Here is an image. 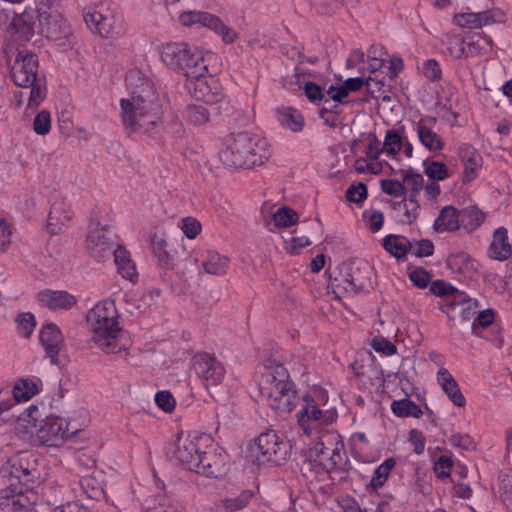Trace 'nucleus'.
Segmentation results:
<instances>
[{
  "instance_id": "nucleus-20",
  "label": "nucleus",
  "mask_w": 512,
  "mask_h": 512,
  "mask_svg": "<svg viewBox=\"0 0 512 512\" xmlns=\"http://www.w3.org/2000/svg\"><path fill=\"white\" fill-rule=\"evenodd\" d=\"M77 430H70L67 421L58 416L47 417L38 431L39 438L55 445L58 440L71 437Z\"/></svg>"
},
{
  "instance_id": "nucleus-58",
  "label": "nucleus",
  "mask_w": 512,
  "mask_h": 512,
  "mask_svg": "<svg viewBox=\"0 0 512 512\" xmlns=\"http://www.w3.org/2000/svg\"><path fill=\"white\" fill-rule=\"evenodd\" d=\"M426 175L432 180H444L449 177L447 166L438 161L431 162L425 169Z\"/></svg>"
},
{
  "instance_id": "nucleus-21",
  "label": "nucleus",
  "mask_w": 512,
  "mask_h": 512,
  "mask_svg": "<svg viewBox=\"0 0 512 512\" xmlns=\"http://www.w3.org/2000/svg\"><path fill=\"white\" fill-rule=\"evenodd\" d=\"M436 124V118L422 117L414 124V131L420 143L430 152H437L444 148V141L433 130Z\"/></svg>"
},
{
  "instance_id": "nucleus-26",
  "label": "nucleus",
  "mask_w": 512,
  "mask_h": 512,
  "mask_svg": "<svg viewBox=\"0 0 512 512\" xmlns=\"http://www.w3.org/2000/svg\"><path fill=\"white\" fill-rule=\"evenodd\" d=\"M437 382L455 406L464 407L466 405V399L458 383L446 368H441L437 372Z\"/></svg>"
},
{
  "instance_id": "nucleus-8",
  "label": "nucleus",
  "mask_w": 512,
  "mask_h": 512,
  "mask_svg": "<svg viewBox=\"0 0 512 512\" xmlns=\"http://www.w3.org/2000/svg\"><path fill=\"white\" fill-rule=\"evenodd\" d=\"M37 500L32 489L6 484L0 490V512H27L37 505Z\"/></svg>"
},
{
  "instance_id": "nucleus-13",
  "label": "nucleus",
  "mask_w": 512,
  "mask_h": 512,
  "mask_svg": "<svg viewBox=\"0 0 512 512\" xmlns=\"http://www.w3.org/2000/svg\"><path fill=\"white\" fill-rule=\"evenodd\" d=\"M186 86L190 94L205 104L214 105L222 99V88L216 78L211 74L202 73V76L187 80Z\"/></svg>"
},
{
  "instance_id": "nucleus-12",
  "label": "nucleus",
  "mask_w": 512,
  "mask_h": 512,
  "mask_svg": "<svg viewBox=\"0 0 512 512\" xmlns=\"http://www.w3.org/2000/svg\"><path fill=\"white\" fill-rule=\"evenodd\" d=\"M38 57L28 50H19L11 68V77L19 87H30L37 80Z\"/></svg>"
},
{
  "instance_id": "nucleus-60",
  "label": "nucleus",
  "mask_w": 512,
  "mask_h": 512,
  "mask_svg": "<svg viewBox=\"0 0 512 512\" xmlns=\"http://www.w3.org/2000/svg\"><path fill=\"white\" fill-rule=\"evenodd\" d=\"M372 348L386 356L394 355L397 352L396 346L384 337H374L371 341Z\"/></svg>"
},
{
  "instance_id": "nucleus-51",
  "label": "nucleus",
  "mask_w": 512,
  "mask_h": 512,
  "mask_svg": "<svg viewBox=\"0 0 512 512\" xmlns=\"http://www.w3.org/2000/svg\"><path fill=\"white\" fill-rule=\"evenodd\" d=\"M252 496L253 493L251 491L245 490L235 498H227L221 500V506L225 509L226 512H236L244 508Z\"/></svg>"
},
{
  "instance_id": "nucleus-2",
  "label": "nucleus",
  "mask_w": 512,
  "mask_h": 512,
  "mask_svg": "<svg viewBox=\"0 0 512 512\" xmlns=\"http://www.w3.org/2000/svg\"><path fill=\"white\" fill-rule=\"evenodd\" d=\"M120 117L128 133L153 136L163 129V105L153 85L141 80L130 97L120 101Z\"/></svg>"
},
{
  "instance_id": "nucleus-30",
  "label": "nucleus",
  "mask_w": 512,
  "mask_h": 512,
  "mask_svg": "<svg viewBox=\"0 0 512 512\" xmlns=\"http://www.w3.org/2000/svg\"><path fill=\"white\" fill-rule=\"evenodd\" d=\"M279 124L291 130L292 132H300L304 127V118L302 114L292 107H281L275 111Z\"/></svg>"
},
{
  "instance_id": "nucleus-15",
  "label": "nucleus",
  "mask_w": 512,
  "mask_h": 512,
  "mask_svg": "<svg viewBox=\"0 0 512 512\" xmlns=\"http://www.w3.org/2000/svg\"><path fill=\"white\" fill-rule=\"evenodd\" d=\"M40 33L53 41L57 46L66 49L73 43V34L68 23L58 17L50 16L39 19Z\"/></svg>"
},
{
  "instance_id": "nucleus-32",
  "label": "nucleus",
  "mask_w": 512,
  "mask_h": 512,
  "mask_svg": "<svg viewBox=\"0 0 512 512\" xmlns=\"http://www.w3.org/2000/svg\"><path fill=\"white\" fill-rule=\"evenodd\" d=\"M383 248L398 260H402L413 249V243L402 235L390 234L384 237Z\"/></svg>"
},
{
  "instance_id": "nucleus-57",
  "label": "nucleus",
  "mask_w": 512,
  "mask_h": 512,
  "mask_svg": "<svg viewBox=\"0 0 512 512\" xmlns=\"http://www.w3.org/2000/svg\"><path fill=\"white\" fill-rule=\"evenodd\" d=\"M51 129V116L47 110L39 112L33 121V130L38 135H46Z\"/></svg>"
},
{
  "instance_id": "nucleus-24",
  "label": "nucleus",
  "mask_w": 512,
  "mask_h": 512,
  "mask_svg": "<svg viewBox=\"0 0 512 512\" xmlns=\"http://www.w3.org/2000/svg\"><path fill=\"white\" fill-rule=\"evenodd\" d=\"M190 48L186 43H167L162 47L161 58L171 69L181 71V68L188 66L186 57Z\"/></svg>"
},
{
  "instance_id": "nucleus-23",
  "label": "nucleus",
  "mask_w": 512,
  "mask_h": 512,
  "mask_svg": "<svg viewBox=\"0 0 512 512\" xmlns=\"http://www.w3.org/2000/svg\"><path fill=\"white\" fill-rule=\"evenodd\" d=\"M458 155L464 165L462 180L469 183L476 178L482 166V157L472 145L467 143L459 146Z\"/></svg>"
},
{
  "instance_id": "nucleus-33",
  "label": "nucleus",
  "mask_w": 512,
  "mask_h": 512,
  "mask_svg": "<svg viewBox=\"0 0 512 512\" xmlns=\"http://www.w3.org/2000/svg\"><path fill=\"white\" fill-rule=\"evenodd\" d=\"M490 255L492 258L500 261L506 260L512 255V248L508 243L507 230L504 227L495 230L490 245Z\"/></svg>"
},
{
  "instance_id": "nucleus-48",
  "label": "nucleus",
  "mask_w": 512,
  "mask_h": 512,
  "mask_svg": "<svg viewBox=\"0 0 512 512\" xmlns=\"http://www.w3.org/2000/svg\"><path fill=\"white\" fill-rule=\"evenodd\" d=\"M447 266L455 273H465L473 263L469 255L465 252L451 254L447 259Z\"/></svg>"
},
{
  "instance_id": "nucleus-62",
  "label": "nucleus",
  "mask_w": 512,
  "mask_h": 512,
  "mask_svg": "<svg viewBox=\"0 0 512 512\" xmlns=\"http://www.w3.org/2000/svg\"><path fill=\"white\" fill-rule=\"evenodd\" d=\"M367 187L364 183H358L357 185H351L346 190V198L350 202L361 203L367 198Z\"/></svg>"
},
{
  "instance_id": "nucleus-11",
  "label": "nucleus",
  "mask_w": 512,
  "mask_h": 512,
  "mask_svg": "<svg viewBox=\"0 0 512 512\" xmlns=\"http://www.w3.org/2000/svg\"><path fill=\"white\" fill-rule=\"evenodd\" d=\"M193 368L206 388L218 386L225 377V367L214 355L199 352L192 358Z\"/></svg>"
},
{
  "instance_id": "nucleus-31",
  "label": "nucleus",
  "mask_w": 512,
  "mask_h": 512,
  "mask_svg": "<svg viewBox=\"0 0 512 512\" xmlns=\"http://www.w3.org/2000/svg\"><path fill=\"white\" fill-rule=\"evenodd\" d=\"M186 63L188 66L181 68V72L185 74L187 80L202 76V73H208L206 59L196 47L190 48Z\"/></svg>"
},
{
  "instance_id": "nucleus-7",
  "label": "nucleus",
  "mask_w": 512,
  "mask_h": 512,
  "mask_svg": "<svg viewBox=\"0 0 512 512\" xmlns=\"http://www.w3.org/2000/svg\"><path fill=\"white\" fill-rule=\"evenodd\" d=\"M116 244L109 230V225L97 215H93L86 237V249L97 261L109 259L116 250Z\"/></svg>"
},
{
  "instance_id": "nucleus-39",
  "label": "nucleus",
  "mask_w": 512,
  "mask_h": 512,
  "mask_svg": "<svg viewBox=\"0 0 512 512\" xmlns=\"http://www.w3.org/2000/svg\"><path fill=\"white\" fill-rule=\"evenodd\" d=\"M391 410L398 417L419 418L423 413L420 406L410 399L394 400L391 404Z\"/></svg>"
},
{
  "instance_id": "nucleus-61",
  "label": "nucleus",
  "mask_w": 512,
  "mask_h": 512,
  "mask_svg": "<svg viewBox=\"0 0 512 512\" xmlns=\"http://www.w3.org/2000/svg\"><path fill=\"white\" fill-rule=\"evenodd\" d=\"M37 512H90L86 507L77 502H68L53 508L40 506Z\"/></svg>"
},
{
  "instance_id": "nucleus-42",
  "label": "nucleus",
  "mask_w": 512,
  "mask_h": 512,
  "mask_svg": "<svg viewBox=\"0 0 512 512\" xmlns=\"http://www.w3.org/2000/svg\"><path fill=\"white\" fill-rule=\"evenodd\" d=\"M396 461L393 458L386 459L382 464H380L372 475L370 486L377 490L381 488L388 479V476L391 470L395 467Z\"/></svg>"
},
{
  "instance_id": "nucleus-6",
  "label": "nucleus",
  "mask_w": 512,
  "mask_h": 512,
  "mask_svg": "<svg viewBox=\"0 0 512 512\" xmlns=\"http://www.w3.org/2000/svg\"><path fill=\"white\" fill-rule=\"evenodd\" d=\"M251 455L258 464L273 463L280 465L285 462L291 452L290 442L269 430L261 433L250 446Z\"/></svg>"
},
{
  "instance_id": "nucleus-9",
  "label": "nucleus",
  "mask_w": 512,
  "mask_h": 512,
  "mask_svg": "<svg viewBox=\"0 0 512 512\" xmlns=\"http://www.w3.org/2000/svg\"><path fill=\"white\" fill-rule=\"evenodd\" d=\"M438 306L453 325L470 321L479 308L477 300L470 298L464 292L456 293L453 298L446 301H439Z\"/></svg>"
},
{
  "instance_id": "nucleus-47",
  "label": "nucleus",
  "mask_w": 512,
  "mask_h": 512,
  "mask_svg": "<svg viewBox=\"0 0 512 512\" xmlns=\"http://www.w3.org/2000/svg\"><path fill=\"white\" fill-rule=\"evenodd\" d=\"M460 219L466 229L474 230L483 223L485 214L476 207H469L462 211Z\"/></svg>"
},
{
  "instance_id": "nucleus-1",
  "label": "nucleus",
  "mask_w": 512,
  "mask_h": 512,
  "mask_svg": "<svg viewBox=\"0 0 512 512\" xmlns=\"http://www.w3.org/2000/svg\"><path fill=\"white\" fill-rule=\"evenodd\" d=\"M333 421L332 413L323 412L313 399L304 398V404L297 413V422L307 436L315 437V443L308 448L307 457L326 472L342 470L347 462L340 434L325 428Z\"/></svg>"
},
{
  "instance_id": "nucleus-10",
  "label": "nucleus",
  "mask_w": 512,
  "mask_h": 512,
  "mask_svg": "<svg viewBox=\"0 0 512 512\" xmlns=\"http://www.w3.org/2000/svg\"><path fill=\"white\" fill-rule=\"evenodd\" d=\"M200 441L201 439L196 436L179 434L169 455L185 469L193 471L200 463Z\"/></svg>"
},
{
  "instance_id": "nucleus-28",
  "label": "nucleus",
  "mask_w": 512,
  "mask_h": 512,
  "mask_svg": "<svg viewBox=\"0 0 512 512\" xmlns=\"http://www.w3.org/2000/svg\"><path fill=\"white\" fill-rule=\"evenodd\" d=\"M230 259L215 250H207L203 256L202 267L207 274L222 276L227 273Z\"/></svg>"
},
{
  "instance_id": "nucleus-17",
  "label": "nucleus",
  "mask_w": 512,
  "mask_h": 512,
  "mask_svg": "<svg viewBox=\"0 0 512 512\" xmlns=\"http://www.w3.org/2000/svg\"><path fill=\"white\" fill-rule=\"evenodd\" d=\"M260 397L263 402L278 414L290 413L297 403V392L293 382L283 385V387L275 388L269 391L268 394H263Z\"/></svg>"
},
{
  "instance_id": "nucleus-3",
  "label": "nucleus",
  "mask_w": 512,
  "mask_h": 512,
  "mask_svg": "<svg viewBox=\"0 0 512 512\" xmlns=\"http://www.w3.org/2000/svg\"><path fill=\"white\" fill-rule=\"evenodd\" d=\"M119 314L115 302L106 299L88 311L86 320L92 331V342L107 354L120 353L127 349L129 341L118 322Z\"/></svg>"
},
{
  "instance_id": "nucleus-40",
  "label": "nucleus",
  "mask_w": 512,
  "mask_h": 512,
  "mask_svg": "<svg viewBox=\"0 0 512 512\" xmlns=\"http://www.w3.org/2000/svg\"><path fill=\"white\" fill-rule=\"evenodd\" d=\"M371 287L369 277L360 276V268L352 270L344 280L343 288L347 292H362Z\"/></svg>"
},
{
  "instance_id": "nucleus-50",
  "label": "nucleus",
  "mask_w": 512,
  "mask_h": 512,
  "mask_svg": "<svg viewBox=\"0 0 512 512\" xmlns=\"http://www.w3.org/2000/svg\"><path fill=\"white\" fill-rule=\"evenodd\" d=\"M402 181L406 186V191L410 190L419 193L424 188V178L420 173H416L413 169L401 170Z\"/></svg>"
},
{
  "instance_id": "nucleus-44",
  "label": "nucleus",
  "mask_w": 512,
  "mask_h": 512,
  "mask_svg": "<svg viewBox=\"0 0 512 512\" xmlns=\"http://www.w3.org/2000/svg\"><path fill=\"white\" fill-rule=\"evenodd\" d=\"M495 319V311L493 309H485L480 311L473 317L471 324L472 333L477 337H482V330L489 327Z\"/></svg>"
},
{
  "instance_id": "nucleus-27",
  "label": "nucleus",
  "mask_w": 512,
  "mask_h": 512,
  "mask_svg": "<svg viewBox=\"0 0 512 512\" xmlns=\"http://www.w3.org/2000/svg\"><path fill=\"white\" fill-rule=\"evenodd\" d=\"M151 248L162 268L172 269L174 267L175 256L168 250L167 236L164 232L155 231L151 235Z\"/></svg>"
},
{
  "instance_id": "nucleus-19",
  "label": "nucleus",
  "mask_w": 512,
  "mask_h": 512,
  "mask_svg": "<svg viewBox=\"0 0 512 512\" xmlns=\"http://www.w3.org/2000/svg\"><path fill=\"white\" fill-rule=\"evenodd\" d=\"M73 218L70 204L64 197L56 196L48 215L47 228L51 234L57 235L67 227Z\"/></svg>"
},
{
  "instance_id": "nucleus-29",
  "label": "nucleus",
  "mask_w": 512,
  "mask_h": 512,
  "mask_svg": "<svg viewBox=\"0 0 512 512\" xmlns=\"http://www.w3.org/2000/svg\"><path fill=\"white\" fill-rule=\"evenodd\" d=\"M114 262L118 273L126 280L135 283L138 279V272L135 264L130 258L128 251L122 246H117L114 254Z\"/></svg>"
},
{
  "instance_id": "nucleus-36",
  "label": "nucleus",
  "mask_w": 512,
  "mask_h": 512,
  "mask_svg": "<svg viewBox=\"0 0 512 512\" xmlns=\"http://www.w3.org/2000/svg\"><path fill=\"white\" fill-rule=\"evenodd\" d=\"M39 380L21 379L13 388V398L16 402H27L39 392Z\"/></svg>"
},
{
  "instance_id": "nucleus-5",
  "label": "nucleus",
  "mask_w": 512,
  "mask_h": 512,
  "mask_svg": "<svg viewBox=\"0 0 512 512\" xmlns=\"http://www.w3.org/2000/svg\"><path fill=\"white\" fill-rule=\"evenodd\" d=\"M4 484L28 488L41 478L37 458L28 451L12 456L0 471Z\"/></svg>"
},
{
  "instance_id": "nucleus-63",
  "label": "nucleus",
  "mask_w": 512,
  "mask_h": 512,
  "mask_svg": "<svg viewBox=\"0 0 512 512\" xmlns=\"http://www.w3.org/2000/svg\"><path fill=\"white\" fill-rule=\"evenodd\" d=\"M181 229L189 239H194L201 232V223L193 217H186L182 220Z\"/></svg>"
},
{
  "instance_id": "nucleus-34",
  "label": "nucleus",
  "mask_w": 512,
  "mask_h": 512,
  "mask_svg": "<svg viewBox=\"0 0 512 512\" xmlns=\"http://www.w3.org/2000/svg\"><path fill=\"white\" fill-rule=\"evenodd\" d=\"M460 216L458 210L453 206L444 207L434 222V229L437 232H453L460 226Z\"/></svg>"
},
{
  "instance_id": "nucleus-25",
  "label": "nucleus",
  "mask_w": 512,
  "mask_h": 512,
  "mask_svg": "<svg viewBox=\"0 0 512 512\" xmlns=\"http://www.w3.org/2000/svg\"><path fill=\"white\" fill-rule=\"evenodd\" d=\"M37 300L41 306L50 310L70 309L76 303L75 296L67 291L44 290L37 294Z\"/></svg>"
},
{
  "instance_id": "nucleus-14",
  "label": "nucleus",
  "mask_w": 512,
  "mask_h": 512,
  "mask_svg": "<svg viewBox=\"0 0 512 512\" xmlns=\"http://www.w3.org/2000/svg\"><path fill=\"white\" fill-rule=\"evenodd\" d=\"M263 368L264 372L259 380L260 396L292 382L287 368L276 359H266L263 362Z\"/></svg>"
},
{
  "instance_id": "nucleus-22",
  "label": "nucleus",
  "mask_w": 512,
  "mask_h": 512,
  "mask_svg": "<svg viewBox=\"0 0 512 512\" xmlns=\"http://www.w3.org/2000/svg\"><path fill=\"white\" fill-rule=\"evenodd\" d=\"M40 341L52 364H58V355L64 339L57 325L50 323L44 326L40 332Z\"/></svg>"
},
{
  "instance_id": "nucleus-59",
  "label": "nucleus",
  "mask_w": 512,
  "mask_h": 512,
  "mask_svg": "<svg viewBox=\"0 0 512 512\" xmlns=\"http://www.w3.org/2000/svg\"><path fill=\"white\" fill-rule=\"evenodd\" d=\"M17 322L19 333L26 338L30 337L36 326L34 315L32 313H22L18 316Z\"/></svg>"
},
{
  "instance_id": "nucleus-55",
  "label": "nucleus",
  "mask_w": 512,
  "mask_h": 512,
  "mask_svg": "<svg viewBox=\"0 0 512 512\" xmlns=\"http://www.w3.org/2000/svg\"><path fill=\"white\" fill-rule=\"evenodd\" d=\"M208 28L221 35L225 43H233L237 38V33L233 29L226 26L217 16H213Z\"/></svg>"
},
{
  "instance_id": "nucleus-4",
  "label": "nucleus",
  "mask_w": 512,
  "mask_h": 512,
  "mask_svg": "<svg viewBox=\"0 0 512 512\" xmlns=\"http://www.w3.org/2000/svg\"><path fill=\"white\" fill-rule=\"evenodd\" d=\"M223 145L220 159L229 167L253 168L264 164L271 157L268 141L248 132L228 135Z\"/></svg>"
},
{
  "instance_id": "nucleus-43",
  "label": "nucleus",
  "mask_w": 512,
  "mask_h": 512,
  "mask_svg": "<svg viewBox=\"0 0 512 512\" xmlns=\"http://www.w3.org/2000/svg\"><path fill=\"white\" fill-rule=\"evenodd\" d=\"M13 26L16 28L20 37L25 40H30L34 34L35 23L33 22V17L30 13H23L13 20Z\"/></svg>"
},
{
  "instance_id": "nucleus-54",
  "label": "nucleus",
  "mask_w": 512,
  "mask_h": 512,
  "mask_svg": "<svg viewBox=\"0 0 512 512\" xmlns=\"http://www.w3.org/2000/svg\"><path fill=\"white\" fill-rule=\"evenodd\" d=\"M430 292L441 297L442 299L440 301H446L453 298L456 293H461L462 291L457 290L450 283L445 282L444 280H436L432 282Z\"/></svg>"
},
{
  "instance_id": "nucleus-53",
  "label": "nucleus",
  "mask_w": 512,
  "mask_h": 512,
  "mask_svg": "<svg viewBox=\"0 0 512 512\" xmlns=\"http://www.w3.org/2000/svg\"><path fill=\"white\" fill-rule=\"evenodd\" d=\"M382 145L385 153L394 156L398 154L403 147L402 137L395 130H387Z\"/></svg>"
},
{
  "instance_id": "nucleus-35",
  "label": "nucleus",
  "mask_w": 512,
  "mask_h": 512,
  "mask_svg": "<svg viewBox=\"0 0 512 512\" xmlns=\"http://www.w3.org/2000/svg\"><path fill=\"white\" fill-rule=\"evenodd\" d=\"M493 22L488 11L479 13H461L454 16V23L463 28H481Z\"/></svg>"
},
{
  "instance_id": "nucleus-37",
  "label": "nucleus",
  "mask_w": 512,
  "mask_h": 512,
  "mask_svg": "<svg viewBox=\"0 0 512 512\" xmlns=\"http://www.w3.org/2000/svg\"><path fill=\"white\" fill-rule=\"evenodd\" d=\"M207 104L188 105L184 111L185 120L192 125H203L210 121V110Z\"/></svg>"
},
{
  "instance_id": "nucleus-18",
  "label": "nucleus",
  "mask_w": 512,
  "mask_h": 512,
  "mask_svg": "<svg viewBox=\"0 0 512 512\" xmlns=\"http://www.w3.org/2000/svg\"><path fill=\"white\" fill-rule=\"evenodd\" d=\"M84 20L91 31L101 37H118L122 34V19L103 15L100 11L89 10L84 13Z\"/></svg>"
},
{
  "instance_id": "nucleus-49",
  "label": "nucleus",
  "mask_w": 512,
  "mask_h": 512,
  "mask_svg": "<svg viewBox=\"0 0 512 512\" xmlns=\"http://www.w3.org/2000/svg\"><path fill=\"white\" fill-rule=\"evenodd\" d=\"M393 208L403 211L401 222L405 224H412L419 215L420 205L412 201H399L395 202Z\"/></svg>"
},
{
  "instance_id": "nucleus-38",
  "label": "nucleus",
  "mask_w": 512,
  "mask_h": 512,
  "mask_svg": "<svg viewBox=\"0 0 512 512\" xmlns=\"http://www.w3.org/2000/svg\"><path fill=\"white\" fill-rule=\"evenodd\" d=\"M447 49L450 55L459 59L473 54L476 51V45L473 41L466 43L461 37L453 36L449 38Z\"/></svg>"
},
{
  "instance_id": "nucleus-45",
  "label": "nucleus",
  "mask_w": 512,
  "mask_h": 512,
  "mask_svg": "<svg viewBox=\"0 0 512 512\" xmlns=\"http://www.w3.org/2000/svg\"><path fill=\"white\" fill-rule=\"evenodd\" d=\"M213 16L214 15L207 12L188 11L183 12L179 15V22L183 26L200 24L204 27H209V24L211 23Z\"/></svg>"
},
{
  "instance_id": "nucleus-56",
  "label": "nucleus",
  "mask_w": 512,
  "mask_h": 512,
  "mask_svg": "<svg viewBox=\"0 0 512 512\" xmlns=\"http://www.w3.org/2000/svg\"><path fill=\"white\" fill-rule=\"evenodd\" d=\"M380 187L384 193L393 197H402L406 195V186L403 181L393 179H383L380 182Z\"/></svg>"
},
{
  "instance_id": "nucleus-41",
  "label": "nucleus",
  "mask_w": 512,
  "mask_h": 512,
  "mask_svg": "<svg viewBox=\"0 0 512 512\" xmlns=\"http://www.w3.org/2000/svg\"><path fill=\"white\" fill-rule=\"evenodd\" d=\"M147 512H182L181 507L166 496H157L146 500Z\"/></svg>"
},
{
  "instance_id": "nucleus-52",
  "label": "nucleus",
  "mask_w": 512,
  "mask_h": 512,
  "mask_svg": "<svg viewBox=\"0 0 512 512\" xmlns=\"http://www.w3.org/2000/svg\"><path fill=\"white\" fill-rule=\"evenodd\" d=\"M80 485L86 495L91 499H100L104 495L101 483L92 476H84L80 480Z\"/></svg>"
},
{
  "instance_id": "nucleus-16",
  "label": "nucleus",
  "mask_w": 512,
  "mask_h": 512,
  "mask_svg": "<svg viewBox=\"0 0 512 512\" xmlns=\"http://www.w3.org/2000/svg\"><path fill=\"white\" fill-rule=\"evenodd\" d=\"M199 460L198 467H194L193 471L206 477L221 478L229 470L228 456L222 451L216 449L202 451Z\"/></svg>"
},
{
  "instance_id": "nucleus-64",
  "label": "nucleus",
  "mask_w": 512,
  "mask_h": 512,
  "mask_svg": "<svg viewBox=\"0 0 512 512\" xmlns=\"http://www.w3.org/2000/svg\"><path fill=\"white\" fill-rule=\"evenodd\" d=\"M453 461L450 457L442 455L438 458L434 465V472L438 478H447L450 476Z\"/></svg>"
},
{
  "instance_id": "nucleus-46",
  "label": "nucleus",
  "mask_w": 512,
  "mask_h": 512,
  "mask_svg": "<svg viewBox=\"0 0 512 512\" xmlns=\"http://www.w3.org/2000/svg\"><path fill=\"white\" fill-rule=\"evenodd\" d=\"M272 220L276 227H289L298 221V214L293 209L283 206L272 214Z\"/></svg>"
}]
</instances>
